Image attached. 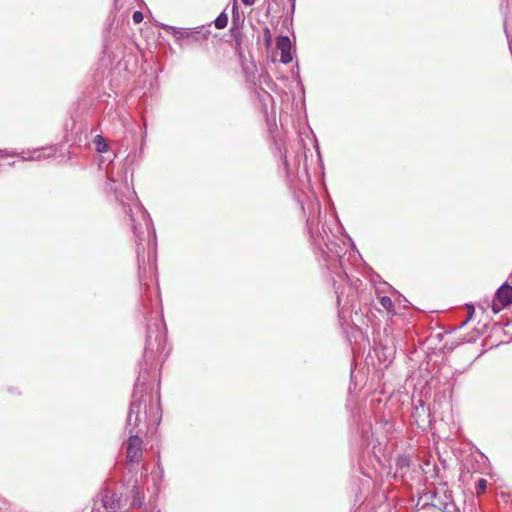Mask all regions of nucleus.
I'll return each mask as SVG.
<instances>
[{
    "mask_svg": "<svg viewBox=\"0 0 512 512\" xmlns=\"http://www.w3.org/2000/svg\"><path fill=\"white\" fill-rule=\"evenodd\" d=\"M166 347V327L162 321H156L149 325L147 329L144 361L145 365L152 364L158 357L164 362L169 352H165Z\"/></svg>",
    "mask_w": 512,
    "mask_h": 512,
    "instance_id": "7ed1b4c3",
    "label": "nucleus"
},
{
    "mask_svg": "<svg viewBox=\"0 0 512 512\" xmlns=\"http://www.w3.org/2000/svg\"><path fill=\"white\" fill-rule=\"evenodd\" d=\"M467 308H468L469 319H470V318H472V316L474 314V307H473V305H467Z\"/></svg>",
    "mask_w": 512,
    "mask_h": 512,
    "instance_id": "a211bd4d",
    "label": "nucleus"
},
{
    "mask_svg": "<svg viewBox=\"0 0 512 512\" xmlns=\"http://www.w3.org/2000/svg\"><path fill=\"white\" fill-rule=\"evenodd\" d=\"M232 17H233V24L236 23V21L239 19V14H238V7L236 4H234L233 6V11H232Z\"/></svg>",
    "mask_w": 512,
    "mask_h": 512,
    "instance_id": "f3484780",
    "label": "nucleus"
},
{
    "mask_svg": "<svg viewBox=\"0 0 512 512\" xmlns=\"http://www.w3.org/2000/svg\"><path fill=\"white\" fill-rule=\"evenodd\" d=\"M361 438L363 445H366L367 447L372 446L373 452L375 453L376 444L374 443V434L371 427L362 428Z\"/></svg>",
    "mask_w": 512,
    "mask_h": 512,
    "instance_id": "6e6552de",
    "label": "nucleus"
},
{
    "mask_svg": "<svg viewBox=\"0 0 512 512\" xmlns=\"http://www.w3.org/2000/svg\"><path fill=\"white\" fill-rule=\"evenodd\" d=\"M165 30L178 41L198 42L208 37L210 31L204 26L195 28H177L165 26Z\"/></svg>",
    "mask_w": 512,
    "mask_h": 512,
    "instance_id": "20e7f679",
    "label": "nucleus"
},
{
    "mask_svg": "<svg viewBox=\"0 0 512 512\" xmlns=\"http://www.w3.org/2000/svg\"><path fill=\"white\" fill-rule=\"evenodd\" d=\"M276 46L281 52L280 61L283 64H288L292 61V53H291V41L288 36H279L276 41Z\"/></svg>",
    "mask_w": 512,
    "mask_h": 512,
    "instance_id": "0eeeda50",
    "label": "nucleus"
},
{
    "mask_svg": "<svg viewBox=\"0 0 512 512\" xmlns=\"http://www.w3.org/2000/svg\"><path fill=\"white\" fill-rule=\"evenodd\" d=\"M487 488V481L485 479H479L476 484V491L478 494L483 493Z\"/></svg>",
    "mask_w": 512,
    "mask_h": 512,
    "instance_id": "ddd939ff",
    "label": "nucleus"
},
{
    "mask_svg": "<svg viewBox=\"0 0 512 512\" xmlns=\"http://www.w3.org/2000/svg\"><path fill=\"white\" fill-rule=\"evenodd\" d=\"M512 303V286L508 284L501 285L495 294V299L492 303V310L494 314L500 312L503 307H507Z\"/></svg>",
    "mask_w": 512,
    "mask_h": 512,
    "instance_id": "39448f33",
    "label": "nucleus"
},
{
    "mask_svg": "<svg viewBox=\"0 0 512 512\" xmlns=\"http://www.w3.org/2000/svg\"><path fill=\"white\" fill-rule=\"evenodd\" d=\"M110 180L112 182L110 190L114 192L116 200L122 206L123 213L131 222V227L136 237L139 269H141V261L144 263V255L140 252V245L145 232L150 234L151 219L138 200L133 187L128 183L126 171L124 180L118 181L113 176L110 177Z\"/></svg>",
    "mask_w": 512,
    "mask_h": 512,
    "instance_id": "f03ea898",
    "label": "nucleus"
},
{
    "mask_svg": "<svg viewBox=\"0 0 512 512\" xmlns=\"http://www.w3.org/2000/svg\"><path fill=\"white\" fill-rule=\"evenodd\" d=\"M446 509H447L446 512H450L451 511V508H448L447 506H446Z\"/></svg>",
    "mask_w": 512,
    "mask_h": 512,
    "instance_id": "412c9836",
    "label": "nucleus"
},
{
    "mask_svg": "<svg viewBox=\"0 0 512 512\" xmlns=\"http://www.w3.org/2000/svg\"><path fill=\"white\" fill-rule=\"evenodd\" d=\"M446 509H447L446 512H450L451 511V508H448L447 506H446Z\"/></svg>",
    "mask_w": 512,
    "mask_h": 512,
    "instance_id": "aec40b11",
    "label": "nucleus"
},
{
    "mask_svg": "<svg viewBox=\"0 0 512 512\" xmlns=\"http://www.w3.org/2000/svg\"><path fill=\"white\" fill-rule=\"evenodd\" d=\"M380 304L387 310L392 311L394 308L393 302L390 297L388 296H382L380 298Z\"/></svg>",
    "mask_w": 512,
    "mask_h": 512,
    "instance_id": "f8f14e48",
    "label": "nucleus"
},
{
    "mask_svg": "<svg viewBox=\"0 0 512 512\" xmlns=\"http://www.w3.org/2000/svg\"><path fill=\"white\" fill-rule=\"evenodd\" d=\"M145 380L146 376L140 373L135 383L126 420V430L130 435L126 443V460L130 468L138 465L143 455L142 439L139 434L145 428L147 400L151 399L150 396L144 393Z\"/></svg>",
    "mask_w": 512,
    "mask_h": 512,
    "instance_id": "f257e3e1",
    "label": "nucleus"
},
{
    "mask_svg": "<svg viewBox=\"0 0 512 512\" xmlns=\"http://www.w3.org/2000/svg\"><path fill=\"white\" fill-rule=\"evenodd\" d=\"M132 494V505L140 507L142 505V501L144 499V493L135 481L133 488L131 490Z\"/></svg>",
    "mask_w": 512,
    "mask_h": 512,
    "instance_id": "1a4fd4ad",
    "label": "nucleus"
},
{
    "mask_svg": "<svg viewBox=\"0 0 512 512\" xmlns=\"http://www.w3.org/2000/svg\"><path fill=\"white\" fill-rule=\"evenodd\" d=\"M8 156H20L21 157V153H17L15 151H11L9 152L8 150L6 149H0V157H8Z\"/></svg>",
    "mask_w": 512,
    "mask_h": 512,
    "instance_id": "4468645a",
    "label": "nucleus"
},
{
    "mask_svg": "<svg viewBox=\"0 0 512 512\" xmlns=\"http://www.w3.org/2000/svg\"><path fill=\"white\" fill-rule=\"evenodd\" d=\"M241 1L246 6H251L255 3V0H241Z\"/></svg>",
    "mask_w": 512,
    "mask_h": 512,
    "instance_id": "6ab92c4d",
    "label": "nucleus"
},
{
    "mask_svg": "<svg viewBox=\"0 0 512 512\" xmlns=\"http://www.w3.org/2000/svg\"><path fill=\"white\" fill-rule=\"evenodd\" d=\"M228 24V16L225 12H222L215 20L214 25L217 29H224Z\"/></svg>",
    "mask_w": 512,
    "mask_h": 512,
    "instance_id": "9d476101",
    "label": "nucleus"
},
{
    "mask_svg": "<svg viewBox=\"0 0 512 512\" xmlns=\"http://www.w3.org/2000/svg\"><path fill=\"white\" fill-rule=\"evenodd\" d=\"M94 144L96 146V150L99 152H104L106 150V143L102 136L98 135L94 139Z\"/></svg>",
    "mask_w": 512,
    "mask_h": 512,
    "instance_id": "9b49d317",
    "label": "nucleus"
},
{
    "mask_svg": "<svg viewBox=\"0 0 512 512\" xmlns=\"http://www.w3.org/2000/svg\"><path fill=\"white\" fill-rule=\"evenodd\" d=\"M55 154V149L53 147L43 148V149H35L33 151L21 152V159L23 161H41L47 158L52 157Z\"/></svg>",
    "mask_w": 512,
    "mask_h": 512,
    "instance_id": "423d86ee",
    "label": "nucleus"
},
{
    "mask_svg": "<svg viewBox=\"0 0 512 512\" xmlns=\"http://www.w3.org/2000/svg\"><path fill=\"white\" fill-rule=\"evenodd\" d=\"M132 18H133L134 23H136V24L141 23L143 21V14L140 11H135L133 13Z\"/></svg>",
    "mask_w": 512,
    "mask_h": 512,
    "instance_id": "2eb2a0df",
    "label": "nucleus"
},
{
    "mask_svg": "<svg viewBox=\"0 0 512 512\" xmlns=\"http://www.w3.org/2000/svg\"><path fill=\"white\" fill-rule=\"evenodd\" d=\"M397 465L399 467H404V466H408L409 465V460L407 457H399L397 459Z\"/></svg>",
    "mask_w": 512,
    "mask_h": 512,
    "instance_id": "dca6fc26",
    "label": "nucleus"
}]
</instances>
